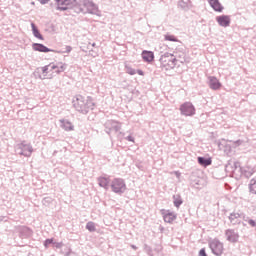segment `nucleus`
<instances>
[{"mask_svg":"<svg viewBox=\"0 0 256 256\" xmlns=\"http://www.w3.org/2000/svg\"><path fill=\"white\" fill-rule=\"evenodd\" d=\"M15 152L17 155H23V157H31L33 154V146L23 141L22 143L16 145Z\"/></svg>","mask_w":256,"mask_h":256,"instance_id":"nucleus-6","label":"nucleus"},{"mask_svg":"<svg viewBox=\"0 0 256 256\" xmlns=\"http://www.w3.org/2000/svg\"><path fill=\"white\" fill-rule=\"evenodd\" d=\"M97 181L99 187H102L106 191L109 189V178L101 176L97 179Z\"/></svg>","mask_w":256,"mask_h":256,"instance_id":"nucleus-22","label":"nucleus"},{"mask_svg":"<svg viewBox=\"0 0 256 256\" xmlns=\"http://www.w3.org/2000/svg\"><path fill=\"white\" fill-rule=\"evenodd\" d=\"M51 67V71H55V73H63V71H65V69H67V64H63V63H58L57 65L55 64H50Z\"/></svg>","mask_w":256,"mask_h":256,"instance_id":"nucleus-21","label":"nucleus"},{"mask_svg":"<svg viewBox=\"0 0 256 256\" xmlns=\"http://www.w3.org/2000/svg\"><path fill=\"white\" fill-rule=\"evenodd\" d=\"M198 163L201 165V167H209L211 163H213V160L211 158L206 157H198Z\"/></svg>","mask_w":256,"mask_h":256,"instance_id":"nucleus-24","label":"nucleus"},{"mask_svg":"<svg viewBox=\"0 0 256 256\" xmlns=\"http://www.w3.org/2000/svg\"><path fill=\"white\" fill-rule=\"evenodd\" d=\"M74 109L78 111V113H82V115H87L90 111H93L95 108V102H93V98L77 95L73 98L72 101Z\"/></svg>","mask_w":256,"mask_h":256,"instance_id":"nucleus-2","label":"nucleus"},{"mask_svg":"<svg viewBox=\"0 0 256 256\" xmlns=\"http://www.w3.org/2000/svg\"><path fill=\"white\" fill-rule=\"evenodd\" d=\"M241 217H243V213L232 212L229 216V221L232 225H241Z\"/></svg>","mask_w":256,"mask_h":256,"instance_id":"nucleus-14","label":"nucleus"},{"mask_svg":"<svg viewBox=\"0 0 256 256\" xmlns=\"http://www.w3.org/2000/svg\"><path fill=\"white\" fill-rule=\"evenodd\" d=\"M249 191L253 195H256V176L250 180Z\"/></svg>","mask_w":256,"mask_h":256,"instance_id":"nucleus-27","label":"nucleus"},{"mask_svg":"<svg viewBox=\"0 0 256 256\" xmlns=\"http://www.w3.org/2000/svg\"><path fill=\"white\" fill-rule=\"evenodd\" d=\"M60 127L64 129V131H73L75 126L69 120L61 119L60 120Z\"/></svg>","mask_w":256,"mask_h":256,"instance_id":"nucleus-19","label":"nucleus"},{"mask_svg":"<svg viewBox=\"0 0 256 256\" xmlns=\"http://www.w3.org/2000/svg\"><path fill=\"white\" fill-rule=\"evenodd\" d=\"M31 27L34 37H36V39H40V41H43L45 38H43V35L39 31V28H37V25H35V23L32 22Z\"/></svg>","mask_w":256,"mask_h":256,"instance_id":"nucleus-23","label":"nucleus"},{"mask_svg":"<svg viewBox=\"0 0 256 256\" xmlns=\"http://www.w3.org/2000/svg\"><path fill=\"white\" fill-rule=\"evenodd\" d=\"M177 65V58L171 53H165L160 57V67L164 71H170V69H175Z\"/></svg>","mask_w":256,"mask_h":256,"instance_id":"nucleus-3","label":"nucleus"},{"mask_svg":"<svg viewBox=\"0 0 256 256\" xmlns=\"http://www.w3.org/2000/svg\"><path fill=\"white\" fill-rule=\"evenodd\" d=\"M225 236L230 243H237V241H239V233L235 232L234 229H227L225 231Z\"/></svg>","mask_w":256,"mask_h":256,"instance_id":"nucleus-11","label":"nucleus"},{"mask_svg":"<svg viewBox=\"0 0 256 256\" xmlns=\"http://www.w3.org/2000/svg\"><path fill=\"white\" fill-rule=\"evenodd\" d=\"M199 256H207V252L205 251V248H202V249L199 251Z\"/></svg>","mask_w":256,"mask_h":256,"instance_id":"nucleus-37","label":"nucleus"},{"mask_svg":"<svg viewBox=\"0 0 256 256\" xmlns=\"http://www.w3.org/2000/svg\"><path fill=\"white\" fill-rule=\"evenodd\" d=\"M79 5H83L87 9V13L90 15H97V17H101V11H99V7L96 6L95 3L91 0H78Z\"/></svg>","mask_w":256,"mask_h":256,"instance_id":"nucleus-7","label":"nucleus"},{"mask_svg":"<svg viewBox=\"0 0 256 256\" xmlns=\"http://www.w3.org/2000/svg\"><path fill=\"white\" fill-rule=\"evenodd\" d=\"M91 45H92V47H96V45H97V44H95V43H92Z\"/></svg>","mask_w":256,"mask_h":256,"instance_id":"nucleus-46","label":"nucleus"},{"mask_svg":"<svg viewBox=\"0 0 256 256\" xmlns=\"http://www.w3.org/2000/svg\"><path fill=\"white\" fill-rule=\"evenodd\" d=\"M241 219H243V221H245L246 223H249V221H251V218H249L248 216H245L244 213H242Z\"/></svg>","mask_w":256,"mask_h":256,"instance_id":"nucleus-34","label":"nucleus"},{"mask_svg":"<svg viewBox=\"0 0 256 256\" xmlns=\"http://www.w3.org/2000/svg\"><path fill=\"white\" fill-rule=\"evenodd\" d=\"M49 71H53V70H51V64L48 65V66H44V67L42 68V72H43L44 74L49 73Z\"/></svg>","mask_w":256,"mask_h":256,"instance_id":"nucleus-32","label":"nucleus"},{"mask_svg":"<svg viewBox=\"0 0 256 256\" xmlns=\"http://www.w3.org/2000/svg\"><path fill=\"white\" fill-rule=\"evenodd\" d=\"M209 248L211 249V252L213 253V255H216V256L223 255L224 247H223V243L219 241V239L215 238L213 240H210Z\"/></svg>","mask_w":256,"mask_h":256,"instance_id":"nucleus-8","label":"nucleus"},{"mask_svg":"<svg viewBox=\"0 0 256 256\" xmlns=\"http://www.w3.org/2000/svg\"><path fill=\"white\" fill-rule=\"evenodd\" d=\"M142 59L146 63H151L155 59V54L151 51L143 50L142 51Z\"/></svg>","mask_w":256,"mask_h":256,"instance_id":"nucleus-20","label":"nucleus"},{"mask_svg":"<svg viewBox=\"0 0 256 256\" xmlns=\"http://www.w3.org/2000/svg\"><path fill=\"white\" fill-rule=\"evenodd\" d=\"M180 113L185 117H193L195 115V106L191 102H185L180 106Z\"/></svg>","mask_w":256,"mask_h":256,"instance_id":"nucleus-9","label":"nucleus"},{"mask_svg":"<svg viewBox=\"0 0 256 256\" xmlns=\"http://www.w3.org/2000/svg\"><path fill=\"white\" fill-rule=\"evenodd\" d=\"M105 131L108 135H111L112 131L118 133V131H121V123L115 120H108L105 123Z\"/></svg>","mask_w":256,"mask_h":256,"instance_id":"nucleus-10","label":"nucleus"},{"mask_svg":"<svg viewBox=\"0 0 256 256\" xmlns=\"http://www.w3.org/2000/svg\"><path fill=\"white\" fill-rule=\"evenodd\" d=\"M166 41H173V42H177V39L175 38V36L173 35H166L165 36Z\"/></svg>","mask_w":256,"mask_h":256,"instance_id":"nucleus-31","label":"nucleus"},{"mask_svg":"<svg viewBox=\"0 0 256 256\" xmlns=\"http://www.w3.org/2000/svg\"><path fill=\"white\" fill-rule=\"evenodd\" d=\"M126 141H131L132 143H135V138H133V136H127Z\"/></svg>","mask_w":256,"mask_h":256,"instance_id":"nucleus-40","label":"nucleus"},{"mask_svg":"<svg viewBox=\"0 0 256 256\" xmlns=\"http://www.w3.org/2000/svg\"><path fill=\"white\" fill-rule=\"evenodd\" d=\"M200 185H201V180H194L192 182V187H195V189H199Z\"/></svg>","mask_w":256,"mask_h":256,"instance_id":"nucleus-30","label":"nucleus"},{"mask_svg":"<svg viewBox=\"0 0 256 256\" xmlns=\"http://www.w3.org/2000/svg\"><path fill=\"white\" fill-rule=\"evenodd\" d=\"M216 21L220 27H229L231 25V17L227 15L217 16Z\"/></svg>","mask_w":256,"mask_h":256,"instance_id":"nucleus-13","label":"nucleus"},{"mask_svg":"<svg viewBox=\"0 0 256 256\" xmlns=\"http://www.w3.org/2000/svg\"><path fill=\"white\" fill-rule=\"evenodd\" d=\"M127 73L129 75H135L137 73V71H135V69H133V68H128Z\"/></svg>","mask_w":256,"mask_h":256,"instance_id":"nucleus-35","label":"nucleus"},{"mask_svg":"<svg viewBox=\"0 0 256 256\" xmlns=\"http://www.w3.org/2000/svg\"><path fill=\"white\" fill-rule=\"evenodd\" d=\"M161 214L165 223H173V221L177 219V215H175V213L173 212H170L169 210L162 209Z\"/></svg>","mask_w":256,"mask_h":256,"instance_id":"nucleus-12","label":"nucleus"},{"mask_svg":"<svg viewBox=\"0 0 256 256\" xmlns=\"http://www.w3.org/2000/svg\"><path fill=\"white\" fill-rule=\"evenodd\" d=\"M51 244H53V239H46L44 242V247H49Z\"/></svg>","mask_w":256,"mask_h":256,"instance_id":"nucleus-33","label":"nucleus"},{"mask_svg":"<svg viewBox=\"0 0 256 256\" xmlns=\"http://www.w3.org/2000/svg\"><path fill=\"white\" fill-rule=\"evenodd\" d=\"M234 145H236V147H239L240 145H243V140H237L234 142Z\"/></svg>","mask_w":256,"mask_h":256,"instance_id":"nucleus-38","label":"nucleus"},{"mask_svg":"<svg viewBox=\"0 0 256 256\" xmlns=\"http://www.w3.org/2000/svg\"><path fill=\"white\" fill-rule=\"evenodd\" d=\"M163 248L161 246H158L157 248H155V251L156 253H160V251L162 250Z\"/></svg>","mask_w":256,"mask_h":256,"instance_id":"nucleus-43","label":"nucleus"},{"mask_svg":"<svg viewBox=\"0 0 256 256\" xmlns=\"http://www.w3.org/2000/svg\"><path fill=\"white\" fill-rule=\"evenodd\" d=\"M209 81V87L210 89H213L214 91H217V89H221V82H219V79L215 76L208 77Z\"/></svg>","mask_w":256,"mask_h":256,"instance_id":"nucleus-16","label":"nucleus"},{"mask_svg":"<svg viewBox=\"0 0 256 256\" xmlns=\"http://www.w3.org/2000/svg\"><path fill=\"white\" fill-rule=\"evenodd\" d=\"M208 3L214 11L217 13H222L223 12V5H221V2L219 0H208Z\"/></svg>","mask_w":256,"mask_h":256,"instance_id":"nucleus-17","label":"nucleus"},{"mask_svg":"<svg viewBox=\"0 0 256 256\" xmlns=\"http://www.w3.org/2000/svg\"><path fill=\"white\" fill-rule=\"evenodd\" d=\"M41 5H47V3H49L50 0H38Z\"/></svg>","mask_w":256,"mask_h":256,"instance_id":"nucleus-41","label":"nucleus"},{"mask_svg":"<svg viewBox=\"0 0 256 256\" xmlns=\"http://www.w3.org/2000/svg\"><path fill=\"white\" fill-rule=\"evenodd\" d=\"M143 249L148 256H155L153 254V248H151V246L144 244Z\"/></svg>","mask_w":256,"mask_h":256,"instance_id":"nucleus-29","label":"nucleus"},{"mask_svg":"<svg viewBox=\"0 0 256 256\" xmlns=\"http://www.w3.org/2000/svg\"><path fill=\"white\" fill-rule=\"evenodd\" d=\"M138 75H143V71L142 70H138Z\"/></svg>","mask_w":256,"mask_h":256,"instance_id":"nucleus-45","label":"nucleus"},{"mask_svg":"<svg viewBox=\"0 0 256 256\" xmlns=\"http://www.w3.org/2000/svg\"><path fill=\"white\" fill-rule=\"evenodd\" d=\"M234 166V168H233ZM233 166H231V163L226 164L225 169L228 173H237V171L241 172V175H243L246 178H249L255 173V169L251 167H237V163H233Z\"/></svg>","mask_w":256,"mask_h":256,"instance_id":"nucleus-4","label":"nucleus"},{"mask_svg":"<svg viewBox=\"0 0 256 256\" xmlns=\"http://www.w3.org/2000/svg\"><path fill=\"white\" fill-rule=\"evenodd\" d=\"M243 227H247V224L243 223Z\"/></svg>","mask_w":256,"mask_h":256,"instance_id":"nucleus-47","label":"nucleus"},{"mask_svg":"<svg viewBox=\"0 0 256 256\" xmlns=\"http://www.w3.org/2000/svg\"><path fill=\"white\" fill-rule=\"evenodd\" d=\"M86 229L90 232V233H95L97 231V228L95 226V222H88L86 224Z\"/></svg>","mask_w":256,"mask_h":256,"instance_id":"nucleus-28","label":"nucleus"},{"mask_svg":"<svg viewBox=\"0 0 256 256\" xmlns=\"http://www.w3.org/2000/svg\"><path fill=\"white\" fill-rule=\"evenodd\" d=\"M33 236V230L27 226L20 227V237L23 239H28V237Z\"/></svg>","mask_w":256,"mask_h":256,"instance_id":"nucleus-18","label":"nucleus"},{"mask_svg":"<svg viewBox=\"0 0 256 256\" xmlns=\"http://www.w3.org/2000/svg\"><path fill=\"white\" fill-rule=\"evenodd\" d=\"M56 11H66V15H79L83 13V7L79 4L78 0H54Z\"/></svg>","mask_w":256,"mask_h":256,"instance_id":"nucleus-1","label":"nucleus"},{"mask_svg":"<svg viewBox=\"0 0 256 256\" xmlns=\"http://www.w3.org/2000/svg\"><path fill=\"white\" fill-rule=\"evenodd\" d=\"M111 190L116 195H123L125 191H127V184H125V180L122 178H114L110 184Z\"/></svg>","mask_w":256,"mask_h":256,"instance_id":"nucleus-5","label":"nucleus"},{"mask_svg":"<svg viewBox=\"0 0 256 256\" xmlns=\"http://www.w3.org/2000/svg\"><path fill=\"white\" fill-rule=\"evenodd\" d=\"M173 203H174V206H176L177 209H179V207H181V205H183V199L181 198V195H179V194L174 195Z\"/></svg>","mask_w":256,"mask_h":256,"instance_id":"nucleus-25","label":"nucleus"},{"mask_svg":"<svg viewBox=\"0 0 256 256\" xmlns=\"http://www.w3.org/2000/svg\"><path fill=\"white\" fill-rule=\"evenodd\" d=\"M51 201V198H44L42 203L45 205V203H49Z\"/></svg>","mask_w":256,"mask_h":256,"instance_id":"nucleus-42","label":"nucleus"},{"mask_svg":"<svg viewBox=\"0 0 256 256\" xmlns=\"http://www.w3.org/2000/svg\"><path fill=\"white\" fill-rule=\"evenodd\" d=\"M71 51H73V48L71 46H66L64 53H71Z\"/></svg>","mask_w":256,"mask_h":256,"instance_id":"nucleus-39","label":"nucleus"},{"mask_svg":"<svg viewBox=\"0 0 256 256\" xmlns=\"http://www.w3.org/2000/svg\"><path fill=\"white\" fill-rule=\"evenodd\" d=\"M178 5L181 9H191V0H180Z\"/></svg>","mask_w":256,"mask_h":256,"instance_id":"nucleus-26","label":"nucleus"},{"mask_svg":"<svg viewBox=\"0 0 256 256\" xmlns=\"http://www.w3.org/2000/svg\"><path fill=\"white\" fill-rule=\"evenodd\" d=\"M33 51H38L39 53H51L53 50L41 43L32 44Z\"/></svg>","mask_w":256,"mask_h":256,"instance_id":"nucleus-15","label":"nucleus"},{"mask_svg":"<svg viewBox=\"0 0 256 256\" xmlns=\"http://www.w3.org/2000/svg\"><path fill=\"white\" fill-rule=\"evenodd\" d=\"M53 245L56 247V249H61V247H63V243L61 242H54Z\"/></svg>","mask_w":256,"mask_h":256,"instance_id":"nucleus-36","label":"nucleus"},{"mask_svg":"<svg viewBox=\"0 0 256 256\" xmlns=\"http://www.w3.org/2000/svg\"><path fill=\"white\" fill-rule=\"evenodd\" d=\"M131 248L134 249V251H137V246L136 245L132 244Z\"/></svg>","mask_w":256,"mask_h":256,"instance_id":"nucleus-44","label":"nucleus"}]
</instances>
